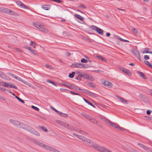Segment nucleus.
Instances as JSON below:
<instances>
[{"label":"nucleus","instance_id":"f257e3e1","mask_svg":"<svg viewBox=\"0 0 152 152\" xmlns=\"http://www.w3.org/2000/svg\"><path fill=\"white\" fill-rule=\"evenodd\" d=\"M102 119L107 124H108L110 125L111 126L113 127H115L119 130L122 131H124L125 129L124 128L120 127L119 126L117 125L115 123H113L111 122L109 120L105 117L102 118Z\"/></svg>","mask_w":152,"mask_h":152},{"label":"nucleus","instance_id":"f03ea898","mask_svg":"<svg viewBox=\"0 0 152 152\" xmlns=\"http://www.w3.org/2000/svg\"><path fill=\"white\" fill-rule=\"evenodd\" d=\"M67 127L66 128L68 129L73 131H75L77 132H82V134H84L85 133V132L84 131H83L80 130L78 128L75 127L74 126H72L68 124L67 125Z\"/></svg>","mask_w":152,"mask_h":152},{"label":"nucleus","instance_id":"7ed1b4c3","mask_svg":"<svg viewBox=\"0 0 152 152\" xmlns=\"http://www.w3.org/2000/svg\"><path fill=\"white\" fill-rule=\"evenodd\" d=\"M26 129L28 132H30L31 133H32L34 135L37 136L40 135V134L39 132L35 131L34 129L31 128L29 126H27L26 128Z\"/></svg>","mask_w":152,"mask_h":152},{"label":"nucleus","instance_id":"20e7f679","mask_svg":"<svg viewBox=\"0 0 152 152\" xmlns=\"http://www.w3.org/2000/svg\"><path fill=\"white\" fill-rule=\"evenodd\" d=\"M9 121L12 124L18 127H21V126L23 125V123H20V122L11 119Z\"/></svg>","mask_w":152,"mask_h":152},{"label":"nucleus","instance_id":"39448f33","mask_svg":"<svg viewBox=\"0 0 152 152\" xmlns=\"http://www.w3.org/2000/svg\"><path fill=\"white\" fill-rule=\"evenodd\" d=\"M83 65V64L82 63H75L73 64L71 66L73 67L79 68L81 69H83L85 67L86 68H87V67Z\"/></svg>","mask_w":152,"mask_h":152},{"label":"nucleus","instance_id":"423d86ee","mask_svg":"<svg viewBox=\"0 0 152 152\" xmlns=\"http://www.w3.org/2000/svg\"><path fill=\"white\" fill-rule=\"evenodd\" d=\"M83 78L87 79L91 81H93L94 80V77L89 74H84Z\"/></svg>","mask_w":152,"mask_h":152},{"label":"nucleus","instance_id":"0eeeda50","mask_svg":"<svg viewBox=\"0 0 152 152\" xmlns=\"http://www.w3.org/2000/svg\"><path fill=\"white\" fill-rule=\"evenodd\" d=\"M16 3L18 6L22 8H24L25 9H29V8L27 6L25 5L23 3L19 1H17L16 2Z\"/></svg>","mask_w":152,"mask_h":152},{"label":"nucleus","instance_id":"6e6552de","mask_svg":"<svg viewBox=\"0 0 152 152\" xmlns=\"http://www.w3.org/2000/svg\"><path fill=\"white\" fill-rule=\"evenodd\" d=\"M137 144L140 147L143 148L144 149L148 151V152H152V150L151 149L148 148V147L145 146L144 145L139 142H138Z\"/></svg>","mask_w":152,"mask_h":152},{"label":"nucleus","instance_id":"1a4fd4ad","mask_svg":"<svg viewBox=\"0 0 152 152\" xmlns=\"http://www.w3.org/2000/svg\"><path fill=\"white\" fill-rule=\"evenodd\" d=\"M120 70L125 73L126 74L130 76L132 75V73L130 71L127 69L121 67L120 68Z\"/></svg>","mask_w":152,"mask_h":152},{"label":"nucleus","instance_id":"9d476101","mask_svg":"<svg viewBox=\"0 0 152 152\" xmlns=\"http://www.w3.org/2000/svg\"><path fill=\"white\" fill-rule=\"evenodd\" d=\"M105 86H107L109 88H111L113 86V84L112 83L107 81H104L103 83H102Z\"/></svg>","mask_w":152,"mask_h":152},{"label":"nucleus","instance_id":"9b49d317","mask_svg":"<svg viewBox=\"0 0 152 152\" xmlns=\"http://www.w3.org/2000/svg\"><path fill=\"white\" fill-rule=\"evenodd\" d=\"M0 77L4 79L7 80H10L9 77L3 72H1L0 73Z\"/></svg>","mask_w":152,"mask_h":152},{"label":"nucleus","instance_id":"f8f14e48","mask_svg":"<svg viewBox=\"0 0 152 152\" xmlns=\"http://www.w3.org/2000/svg\"><path fill=\"white\" fill-rule=\"evenodd\" d=\"M56 122L58 124L62 125L65 128L67 126V125H68V124H67L66 123L60 120H57Z\"/></svg>","mask_w":152,"mask_h":152},{"label":"nucleus","instance_id":"ddd939ff","mask_svg":"<svg viewBox=\"0 0 152 152\" xmlns=\"http://www.w3.org/2000/svg\"><path fill=\"white\" fill-rule=\"evenodd\" d=\"M73 85L72 84L69 82H65V84H63V86H64L70 89L72 88Z\"/></svg>","mask_w":152,"mask_h":152},{"label":"nucleus","instance_id":"4468645a","mask_svg":"<svg viewBox=\"0 0 152 152\" xmlns=\"http://www.w3.org/2000/svg\"><path fill=\"white\" fill-rule=\"evenodd\" d=\"M9 10L10 9H8L2 7L0 9V11H1L2 12L8 14L9 13Z\"/></svg>","mask_w":152,"mask_h":152},{"label":"nucleus","instance_id":"2eb2a0df","mask_svg":"<svg viewBox=\"0 0 152 152\" xmlns=\"http://www.w3.org/2000/svg\"><path fill=\"white\" fill-rule=\"evenodd\" d=\"M42 8L45 10H49L50 8V6L49 5H42Z\"/></svg>","mask_w":152,"mask_h":152},{"label":"nucleus","instance_id":"dca6fc26","mask_svg":"<svg viewBox=\"0 0 152 152\" xmlns=\"http://www.w3.org/2000/svg\"><path fill=\"white\" fill-rule=\"evenodd\" d=\"M39 29L41 31L46 33L48 32V30L45 28L42 25H41V27L39 28Z\"/></svg>","mask_w":152,"mask_h":152},{"label":"nucleus","instance_id":"f3484780","mask_svg":"<svg viewBox=\"0 0 152 152\" xmlns=\"http://www.w3.org/2000/svg\"><path fill=\"white\" fill-rule=\"evenodd\" d=\"M137 73L140 76L143 78L146 79L145 75L142 72L138 71L137 72Z\"/></svg>","mask_w":152,"mask_h":152},{"label":"nucleus","instance_id":"a211bd4d","mask_svg":"<svg viewBox=\"0 0 152 152\" xmlns=\"http://www.w3.org/2000/svg\"><path fill=\"white\" fill-rule=\"evenodd\" d=\"M117 97L118 98H119V100L121 102L125 104L127 103V101L125 99H124L122 97H121L119 96H118Z\"/></svg>","mask_w":152,"mask_h":152},{"label":"nucleus","instance_id":"6ab92c4d","mask_svg":"<svg viewBox=\"0 0 152 152\" xmlns=\"http://www.w3.org/2000/svg\"><path fill=\"white\" fill-rule=\"evenodd\" d=\"M96 31L97 32L98 34H101V35H102L103 34V31L98 27V28L96 29Z\"/></svg>","mask_w":152,"mask_h":152},{"label":"nucleus","instance_id":"aec40b11","mask_svg":"<svg viewBox=\"0 0 152 152\" xmlns=\"http://www.w3.org/2000/svg\"><path fill=\"white\" fill-rule=\"evenodd\" d=\"M79 139H80L81 140H82L83 142H85L86 141V140L87 138H86V137L81 136V135H79V136L78 138Z\"/></svg>","mask_w":152,"mask_h":152},{"label":"nucleus","instance_id":"412c9836","mask_svg":"<svg viewBox=\"0 0 152 152\" xmlns=\"http://www.w3.org/2000/svg\"><path fill=\"white\" fill-rule=\"evenodd\" d=\"M133 53L137 57L140 56L139 51L137 50H135L133 52Z\"/></svg>","mask_w":152,"mask_h":152},{"label":"nucleus","instance_id":"4be33fe9","mask_svg":"<svg viewBox=\"0 0 152 152\" xmlns=\"http://www.w3.org/2000/svg\"><path fill=\"white\" fill-rule=\"evenodd\" d=\"M76 74L79 77L83 78V76L84 73H82L78 71L76 73Z\"/></svg>","mask_w":152,"mask_h":152},{"label":"nucleus","instance_id":"5701e85b","mask_svg":"<svg viewBox=\"0 0 152 152\" xmlns=\"http://www.w3.org/2000/svg\"><path fill=\"white\" fill-rule=\"evenodd\" d=\"M87 94H88L90 96L94 97H96V95L94 93L88 91Z\"/></svg>","mask_w":152,"mask_h":152},{"label":"nucleus","instance_id":"b1692460","mask_svg":"<svg viewBox=\"0 0 152 152\" xmlns=\"http://www.w3.org/2000/svg\"><path fill=\"white\" fill-rule=\"evenodd\" d=\"M90 121L94 124H97L98 122L97 121L92 117Z\"/></svg>","mask_w":152,"mask_h":152},{"label":"nucleus","instance_id":"393cba45","mask_svg":"<svg viewBox=\"0 0 152 152\" xmlns=\"http://www.w3.org/2000/svg\"><path fill=\"white\" fill-rule=\"evenodd\" d=\"M35 143L42 147H43L44 144L38 141H35Z\"/></svg>","mask_w":152,"mask_h":152},{"label":"nucleus","instance_id":"a878e982","mask_svg":"<svg viewBox=\"0 0 152 152\" xmlns=\"http://www.w3.org/2000/svg\"><path fill=\"white\" fill-rule=\"evenodd\" d=\"M43 146V147L45 149L48 150H50L51 151L52 147L45 144H44Z\"/></svg>","mask_w":152,"mask_h":152},{"label":"nucleus","instance_id":"bb28decb","mask_svg":"<svg viewBox=\"0 0 152 152\" xmlns=\"http://www.w3.org/2000/svg\"><path fill=\"white\" fill-rule=\"evenodd\" d=\"M84 100L88 104L91 105L92 107H94L95 108L96 107L95 106H94V105L93 104L89 102L88 101H87L86 99L85 98H83Z\"/></svg>","mask_w":152,"mask_h":152},{"label":"nucleus","instance_id":"cd10ccee","mask_svg":"<svg viewBox=\"0 0 152 152\" xmlns=\"http://www.w3.org/2000/svg\"><path fill=\"white\" fill-rule=\"evenodd\" d=\"M145 63L150 67L152 69V64L148 61H145Z\"/></svg>","mask_w":152,"mask_h":152},{"label":"nucleus","instance_id":"c85d7f7f","mask_svg":"<svg viewBox=\"0 0 152 152\" xmlns=\"http://www.w3.org/2000/svg\"><path fill=\"white\" fill-rule=\"evenodd\" d=\"M74 16L77 18L78 19L80 20H83V18L81 16L77 14H75Z\"/></svg>","mask_w":152,"mask_h":152},{"label":"nucleus","instance_id":"c756f323","mask_svg":"<svg viewBox=\"0 0 152 152\" xmlns=\"http://www.w3.org/2000/svg\"><path fill=\"white\" fill-rule=\"evenodd\" d=\"M33 25L38 28H39L41 27V25L39 23H33Z\"/></svg>","mask_w":152,"mask_h":152},{"label":"nucleus","instance_id":"7c9ffc66","mask_svg":"<svg viewBox=\"0 0 152 152\" xmlns=\"http://www.w3.org/2000/svg\"><path fill=\"white\" fill-rule=\"evenodd\" d=\"M46 82L48 83H51L53 84V85H55L56 86H57V83H56L55 82L51 80H47Z\"/></svg>","mask_w":152,"mask_h":152},{"label":"nucleus","instance_id":"2f4dec72","mask_svg":"<svg viewBox=\"0 0 152 152\" xmlns=\"http://www.w3.org/2000/svg\"><path fill=\"white\" fill-rule=\"evenodd\" d=\"M72 89H75L76 90H81V89L79 87L77 86H76V85H73L72 87V88H71Z\"/></svg>","mask_w":152,"mask_h":152},{"label":"nucleus","instance_id":"473e14b6","mask_svg":"<svg viewBox=\"0 0 152 152\" xmlns=\"http://www.w3.org/2000/svg\"><path fill=\"white\" fill-rule=\"evenodd\" d=\"M89 28L92 30L96 31V29L98 28V27L94 25H92L89 26Z\"/></svg>","mask_w":152,"mask_h":152},{"label":"nucleus","instance_id":"72a5a7b5","mask_svg":"<svg viewBox=\"0 0 152 152\" xmlns=\"http://www.w3.org/2000/svg\"><path fill=\"white\" fill-rule=\"evenodd\" d=\"M75 72H73L71 73H70L69 75V78H73L75 75Z\"/></svg>","mask_w":152,"mask_h":152},{"label":"nucleus","instance_id":"f704fd0d","mask_svg":"<svg viewBox=\"0 0 152 152\" xmlns=\"http://www.w3.org/2000/svg\"><path fill=\"white\" fill-rule=\"evenodd\" d=\"M88 84L91 87L95 88L96 87L95 85L91 82L88 83Z\"/></svg>","mask_w":152,"mask_h":152},{"label":"nucleus","instance_id":"c9c22d12","mask_svg":"<svg viewBox=\"0 0 152 152\" xmlns=\"http://www.w3.org/2000/svg\"><path fill=\"white\" fill-rule=\"evenodd\" d=\"M51 151L53 152H61L60 151H59L56 148H55L53 147H52V148Z\"/></svg>","mask_w":152,"mask_h":152},{"label":"nucleus","instance_id":"e433bc0d","mask_svg":"<svg viewBox=\"0 0 152 152\" xmlns=\"http://www.w3.org/2000/svg\"><path fill=\"white\" fill-rule=\"evenodd\" d=\"M21 82H23V83H24L25 84H27V85L30 86V83H29L28 82H27V81L23 80L22 79V80L21 81Z\"/></svg>","mask_w":152,"mask_h":152},{"label":"nucleus","instance_id":"4c0bfd02","mask_svg":"<svg viewBox=\"0 0 152 152\" xmlns=\"http://www.w3.org/2000/svg\"><path fill=\"white\" fill-rule=\"evenodd\" d=\"M139 97L141 99H142L143 101H144L145 99V98H144V96L142 94H140L139 95Z\"/></svg>","mask_w":152,"mask_h":152},{"label":"nucleus","instance_id":"58836bf2","mask_svg":"<svg viewBox=\"0 0 152 152\" xmlns=\"http://www.w3.org/2000/svg\"><path fill=\"white\" fill-rule=\"evenodd\" d=\"M10 84L6 82H4L3 86L6 87H9Z\"/></svg>","mask_w":152,"mask_h":152},{"label":"nucleus","instance_id":"ea45409f","mask_svg":"<svg viewBox=\"0 0 152 152\" xmlns=\"http://www.w3.org/2000/svg\"><path fill=\"white\" fill-rule=\"evenodd\" d=\"M9 86V87H10V88H14L15 89H18L17 87L14 84L10 85V86Z\"/></svg>","mask_w":152,"mask_h":152},{"label":"nucleus","instance_id":"a19ab883","mask_svg":"<svg viewBox=\"0 0 152 152\" xmlns=\"http://www.w3.org/2000/svg\"><path fill=\"white\" fill-rule=\"evenodd\" d=\"M39 128H40L42 130H43L45 132H47L48 131L47 129L44 126H39Z\"/></svg>","mask_w":152,"mask_h":152},{"label":"nucleus","instance_id":"79ce46f5","mask_svg":"<svg viewBox=\"0 0 152 152\" xmlns=\"http://www.w3.org/2000/svg\"><path fill=\"white\" fill-rule=\"evenodd\" d=\"M132 30L134 33L135 34H137L138 33V31L137 29L132 28Z\"/></svg>","mask_w":152,"mask_h":152},{"label":"nucleus","instance_id":"37998d69","mask_svg":"<svg viewBox=\"0 0 152 152\" xmlns=\"http://www.w3.org/2000/svg\"><path fill=\"white\" fill-rule=\"evenodd\" d=\"M24 48L27 49L28 50L30 51H32V49L30 47H29L27 46H25L24 47Z\"/></svg>","mask_w":152,"mask_h":152},{"label":"nucleus","instance_id":"c03bdc74","mask_svg":"<svg viewBox=\"0 0 152 152\" xmlns=\"http://www.w3.org/2000/svg\"><path fill=\"white\" fill-rule=\"evenodd\" d=\"M8 14L13 15L15 14V12H14L13 11L11 10H9V12Z\"/></svg>","mask_w":152,"mask_h":152},{"label":"nucleus","instance_id":"a18cd8bd","mask_svg":"<svg viewBox=\"0 0 152 152\" xmlns=\"http://www.w3.org/2000/svg\"><path fill=\"white\" fill-rule=\"evenodd\" d=\"M31 107L32 108H33V109H34L38 111L39 110V109L36 107H35L33 105H32Z\"/></svg>","mask_w":152,"mask_h":152},{"label":"nucleus","instance_id":"49530a36","mask_svg":"<svg viewBox=\"0 0 152 152\" xmlns=\"http://www.w3.org/2000/svg\"><path fill=\"white\" fill-rule=\"evenodd\" d=\"M82 91L85 94H87L88 90L86 89H81Z\"/></svg>","mask_w":152,"mask_h":152},{"label":"nucleus","instance_id":"de8ad7c7","mask_svg":"<svg viewBox=\"0 0 152 152\" xmlns=\"http://www.w3.org/2000/svg\"><path fill=\"white\" fill-rule=\"evenodd\" d=\"M70 93L73 95H78L79 96H80V94H78L77 93H75V92H74L72 91H70Z\"/></svg>","mask_w":152,"mask_h":152},{"label":"nucleus","instance_id":"09e8293b","mask_svg":"<svg viewBox=\"0 0 152 152\" xmlns=\"http://www.w3.org/2000/svg\"><path fill=\"white\" fill-rule=\"evenodd\" d=\"M87 60H86L84 58L82 59L81 60V62L82 63H87Z\"/></svg>","mask_w":152,"mask_h":152},{"label":"nucleus","instance_id":"8fccbe9b","mask_svg":"<svg viewBox=\"0 0 152 152\" xmlns=\"http://www.w3.org/2000/svg\"><path fill=\"white\" fill-rule=\"evenodd\" d=\"M46 67L48 69H53V67L50 65L48 64H46Z\"/></svg>","mask_w":152,"mask_h":152},{"label":"nucleus","instance_id":"3c124183","mask_svg":"<svg viewBox=\"0 0 152 152\" xmlns=\"http://www.w3.org/2000/svg\"><path fill=\"white\" fill-rule=\"evenodd\" d=\"M17 99L18 100V101L22 103H24L25 102L23 100L21 99L20 97H18V98Z\"/></svg>","mask_w":152,"mask_h":152},{"label":"nucleus","instance_id":"603ef678","mask_svg":"<svg viewBox=\"0 0 152 152\" xmlns=\"http://www.w3.org/2000/svg\"><path fill=\"white\" fill-rule=\"evenodd\" d=\"M92 117L91 116L88 115L86 117V118H87L90 121L91 119V118Z\"/></svg>","mask_w":152,"mask_h":152},{"label":"nucleus","instance_id":"864d4df0","mask_svg":"<svg viewBox=\"0 0 152 152\" xmlns=\"http://www.w3.org/2000/svg\"><path fill=\"white\" fill-rule=\"evenodd\" d=\"M15 50L17 52H20V53H22L23 52L22 50L19 48H15Z\"/></svg>","mask_w":152,"mask_h":152},{"label":"nucleus","instance_id":"5fc2aeb1","mask_svg":"<svg viewBox=\"0 0 152 152\" xmlns=\"http://www.w3.org/2000/svg\"><path fill=\"white\" fill-rule=\"evenodd\" d=\"M144 58L145 60H146L149 59V57L148 56L145 55L144 56Z\"/></svg>","mask_w":152,"mask_h":152},{"label":"nucleus","instance_id":"6e6d98bb","mask_svg":"<svg viewBox=\"0 0 152 152\" xmlns=\"http://www.w3.org/2000/svg\"><path fill=\"white\" fill-rule=\"evenodd\" d=\"M116 37V38L119 39V40H120V41H122V40L123 39H122V38H121V37H120L119 36H118V35H116L115 36Z\"/></svg>","mask_w":152,"mask_h":152},{"label":"nucleus","instance_id":"4d7b16f0","mask_svg":"<svg viewBox=\"0 0 152 152\" xmlns=\"http://www.w3.org/2000/svg\"><path fill=\"white\" fill-rule=\"evenodd\" d=\"M61 116L64 117H68V115L67 114L64 113H62V114Z\"/></svg>","mask_w":152,"mask_h":152},{"label":"nucleus","instance_id":"13d9d810","mask_svg":"<svg viewBox=\"0 0 152 152\" xmlns=\"http://www.w3.org/2000/svg\"><path fill=\"white\" fill-rule=\"evenodd\" d=\"M65 54L67 57H68L71 55V53L69 52H66L65 53Z\"/></svg>","mask_w":152,"mask_h":152},{"label":"nucleus","instance_id":"bf43d9fd","mask_svg":"<svg viewBox=\"0 0 152 152\" xmlns=\"http://www.w3.org/2000/svg\"><path fill=\"white\" fill-rule=\"evenodd\" d=\"M81 114L83 116H84V117H85V118H86V117L88 115V114H86L83 113H81Z\"/></svg>","mask_w":152,"mask_h":152},{"label":"nucleus","instance_id":"052dcab7","mask_svg":"<svg viewBox=\"0 0 152 152\" xmlns=\"http://www.w3.org/2000/svg\"><path fill=\"white\" fill-rule=\"evenodd\" d=\"M32 52L33 54L34 55H36L37 54V52L36 50L32 49V51H30Z\"/></svg>","mask_w":152,"mask_h":152},{"label":"nucleus","instance_id":"680f3d73","mask_svg":"<svg viewBox=\"0 0 152 152\" xmlns=\"http://www.w3.org/2000/svg\"><path fill=\"white\" fill-rule=\"evenodd\" d=\"M0 99L4 101L6 100L5 99L4 97L1 95H0Z\"/></svg>","mask_w":152,"mask_h":152},{"label":"nucleus","instance_id":"e2e57ef3","mask_svg":"<svg viewBox=\"0 0 152 152\" xmlns=\"http://www.w3.org/2000/svg\"><path fill=\"white\" fill-rule=\"evenodd\" d=\"M79 7L82 8H83L84 9H86V7L84 5H80L79 6Z\"/></svg>","mask_w":152,"mask_h":152},{"label":"nucleus","instance_id":"0e129e2a","mask_svg":"<svg viewBox=\"0 0 152 152\" xmlns=\"http://www.w3.org/2000/svg\"><path fill=\"white\" fill-rule=\"evenodd\" d=\"M52 1L56 2L58 3H60L61 2V1L60 0H53Z\"/></svg>","mask_w":152,"mask_h":152},{"label":"nucleus","instance_id":"69168bd1","mask_svg":"<svg viewBox=\"0 0 152 152\" xmlns=\"http://www.w3.org/2000/svg\"><path fill=\"white\" fill-rule=\"evenodd\" d=\"M72 134L73 136H74L75 137H76L78 138L79 136L80 135H78L77 134H76L75 133H73Z\"/></svg>","mask_w":152,"mask_h":152},{"label":"nucleus","instance_id":"338daca9","mask_svg":"<svg viewBox=\"0 0 152 152\" xmlns=\"http://www.w3.org/2000/svg\"><path fill=\"white\" fill-rule=\"evenodd\" d=\"M146 113L148 115H150L151 113L150 110H148L146 111Z\"/></svg>","mask_w":152,"mask_h":152},{"label":"nucleus","instance_id":"774afa93","mask_svg":"<svg viewBox=\"0 0 152 152\" xmlns=\"http://www.w3.org/2000/svg\"><path fill=\"white\" fill-rule=\"evenodd\" d=\"M35 42H33V41H31L30 43V45L31 46H32L34 44H35Z\"/></svg>","mask_w":152,"mask_h":152}]
</instances>
